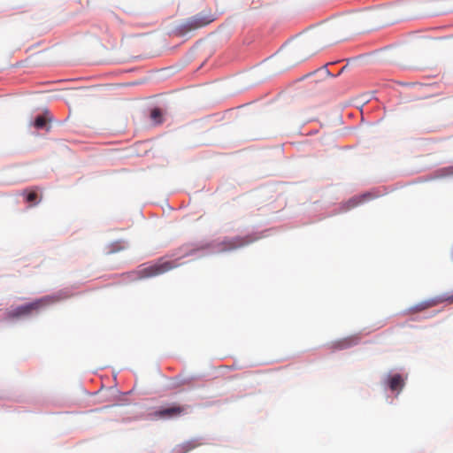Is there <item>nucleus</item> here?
I'll use <instances>...</instances> for the list:
<instances>
[{
    "label": "nucleus",
    "instance_id": "7ed1b4c3",
    "mask_svg": "<svg viewBox=\"0 0 453 453\" xmlns=\"http://www.w3.org/2000/svg\"><path fill=\"white\" fill-rule=\"evenodd\" d=\"M178 265L173 261L165 260L164 257L159 258L156 263L140 267L133 273L134 279L142 280L161 275Z\"/></svg>",
    "mask_w": 453,
    "mask_h": 453
},
{
    "label": "nucleus",
    "instance_id": "9d476101",
    "mask_svg": "<svg viewBox=\"0 0 453 453\" xmlns=\"http://www.w3.org/2000/svg\"><path fill=\"white\" fill-rule=\"evenodd\" d=\"M150 118L155 123H161L163 120V117L160 109H153L150 112Z\"/></svg>",
    "mask_w": 453,
    "mask_h": 453
},
{
    "label": "nucleus",
    "instance_id": "6e6552de",
    "mask_svg": "<svg viewBox=\"0 0 453 453\" xmlns=\"http://www.w3.org/2000/svg\"><path fill=\"white\" fill-rule=\"evenodd\" d=\"M23 196H25L26 202L29 203L31 206L35 205L39 203L38 194L35 189L24 190Z\"/></svg>",
    "mask_w": 453,
    "mask_h": 453
},
{
    "label": "nucleus",
    "instance_id": "f8f14e48",
    "mask_svg": "<svg viewBox=\"0 0 453 453\" xmlns=\"http://www.w3.org/2000/svg\"><path fill=\"white\" fill-rule=\"evenodd\" d=\"M199 445L196 441H188L184 442L180 447L184 452H188Z\"/></svg>",
    "mask_w": 453,
    "mask_h": 453
},
{
    "label": "nucleus",
    "instance_id": "423d86ee",
    "mask_svg": "<svg viewBox=\"0 0 453 453\" xmlns=\"http://www.w3.org/2000/svg\"><path fill=\"white\" fill-rule=\"evenodd\" d=\"M186 408L179 404H173L159 409L155 412V416L163 419H170L181 416L185 412Z\"/></svg>",
    "mask_w": 453,
    "mask_h": 453
},
{
    "label": "nucleus",
    "instance_id": "39448f33",
    "mask_svg": "<svg viewBox=\"0 0 453 453\" xmlns=\"http://www.w3.org/2000/svg\"><path fill=\"white\" fill-rule=\"evenodd\" d=\"M253 242L250 236H236L232 239H226L220 243L221 251H230L246 246Z\"/></svg>",
    "mask_w": 453,
    "mask_h": 453
},
{
    "label": "nucleus",
    "instance_id": "f257e3e1",
    "mask_svg": "<svg viewBox=\"0 0 453 453\" xmlns=\"http://www.w3.org/2000/svg\"><path fill=\"white\" fill-rule=\"evenodd\" d=\"M65 298L61 293L49 295L38 298L29 303H26L20 306H18L7 312L8 319H19L23 317H28L35 313H38L42 309L52 305L61 300Z\"/></svg>",
    "mask_w": 453,
    "mask_h": 453
},
{
    "label": "nucleus",
    "instance_id": "f03ea898",
    "mask_svg": "<svg viewBox=\"0 0 453 453\" xmlns=\"http://www.w3.org/2000/svg\"><path fill=\"white\" fill-rule=\"evenodd\" d=\"M217 19V14L211 9H206L187 19L177 27L180 35L204 27Z\"/></svg>",
    "mask_w": 453,
    "mask_h": 453
},
{
    "label": "nucleus",
    "instance_id": "ddd939ff",
    "mask_svg": "<svg viewBox=\"0 0 453 453\" xmlns=\"http://www.w3.org/2000/svg\"><path fill=\"white\" fill-rule=\"evenodd\" d=\"M350 202L353 203L352 206H356L357 203H355L354 200H352Z\"/></svg>",
    "mask_w": 453,
    "mask_h": 453
},
{
    "label": "nucleus",
    "instance_id": "9b49d317",
    "mask_svg": "<svg viewBox=\"0 0 453 453\" xmlns=\"http://www.w3.org/2000/svg\"><path fill=\"white\" fill-rule=\"evenodd\" d=\"M47 124V119L44 116L39 115L35 118L34 125L36 128L42 129Z\"/></svg>",
    "mask_w": 453,
    "mask_h": 453
},
{
    "label": "nucleus",
    "instance_id": "0eeeda50",
    "mask_svg": "<svg viewBox=\"0 0 453 453\" xmlns=\"http://www.w3.org/2000/svg\"><path fill=\"white\" fill-rule=\"evenodd\" d=\"M358 338L356 336L348 337L335 342V349H343L357 343Z\"/></svg>",
    "mask_w": 453,
    "mask_h": 453
},
{
    "label": "nucleus",
    "instance_id": "1a4fd4ad",
    "mask_svg": "<svg viewBox=\"0 0 453 453\" xmlns=\"http://www.w3.org/2000/svg\"><path fill=\"white\" fill-rule=\"evenodd\" d=\"M403 387V380L400 374L394 375L389 380V388L395 391Z\"/></svg>",
    "mask_w": 453,
    "mask_h": 453
},
{
    "label": "nucleus",
    "instance_id": "20e7f679",
    "mask_svg": "<svg viewBox=\"0 0 453 453\" xmlns=\"http://www.w3.org/2000/svg\"><path fill=\"white\" fill-rule=\"evenodd\" d=\"M316 41V36H307L296 42L292 49L294 65L304 61L317 52Z\"/></svg>",
    "mask_w": 453,
    "mask_h": 453
}]
</instances>
